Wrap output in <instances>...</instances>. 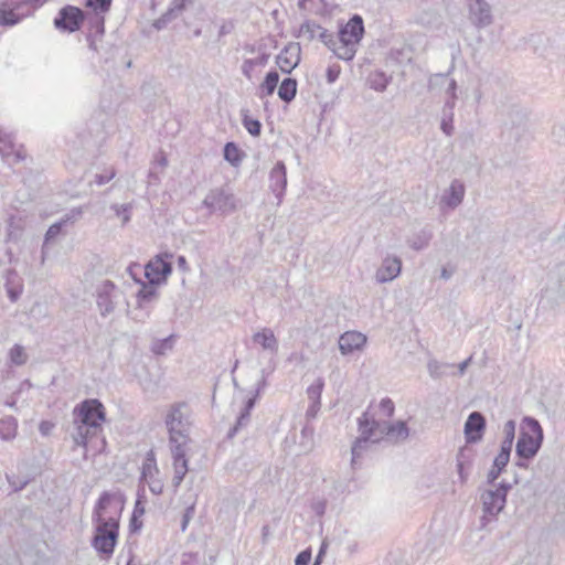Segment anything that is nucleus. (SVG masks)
Masks as SVG:
<instances>
[{
    "label": "nucleus",
    "instance_id": "1",
    "mask_svg": "<svg viewBox=\"0 0 565 565\" xmlns=\"http://www.w3.org/2000/svg\"><path fill=\"white\" fill-rule=\"evenodd\" d=\"M73 440L76 446L86 447L88 439L102 431V424L106 420L103 403L97 398H88L74 407Z\"/></svg>",
    "mask_w": 565,
    "mask_h": 565
},
{
    "label": "nucleus",
    "instance_id": "2",
    "mask_svg": "<svg viewBox=\"0 0 565 565\" xmlns=\"http://www.w3.org/2000/svg\"><path fill=\"white\" fill-rule=\"evenodd\" d=\"M114 497L113 493L103 492L93 511V521L97 525L92 545L99 554L106 556H110L114 553L119 534V520L114 516L109 519L103 516Z\"/></svg>",
    "mask_w": 565,
    "mask_h": 565
},
{
    "label": "nucleus",
    "instance_id": "3",
    "mask_svg": "<svg viewBox=\"0 0 565 565\" xmlns=\"http://www.w3.org/2000/svg\"><path fill=\"white\" fill-rule=\"evenodd\" d=\"M543 440L544 433L540 422L534 417L524 416L515 445L516 457L534 458L540 451Z\"/></svg>",
    "mask_w": 565,
    "mask_h": 565
},
{
    "label": "nucleus",
    "instance_id": "4",
    "mask_svg": "<svg viewBox=\"0 0 565 565\" xmlns=\"http://www.w3.org/2000/svg\"><path fill=\"white\" fill-rule=\"evenodd\" d=\"M39 6V0H6L0 4V24L13 26L30 15Z\"/></svg>",
    "mask_w": 565,
    "mask_h": 565
},
{
    "label": "nucleus",
    "instance_id": "5",
    "mask_svg": "<svg viewBox=\"0 0 565 565\" xmlns=\"http://www.w3.org/2000/svg\"><path fill=\"white\" fill-rule=\"evenodd\" d=\"M186 408L188 405L184 402L173 403L169 406L164 416L169 441H177L180 437L185 438L189 435V420L184 413Z\"/></svg>",
    "mask_w": 565,
    "mask_h": 565
},
{
    "label": "nucleus",
    "instance_id": "6",
    "mask_svg": "<svg viewBox=\"0 0 565 565\" xmlns=\"http://www.w3.org/2000/svg\"><path fill=\"white\" fill-rule=\"evenodd\" d=\"M237 200L228 186L214 188L209 191L203 200V205L210 213L231 214L237 207Z\"/></svg>",
    "mask_w": 565,
    "mask_h": 565
},
{
    "label": "nucleus",
    "instance_id": "7",
    "mask_svg": "<svg viewBox=\"0 0 565 565\" xmlns=\"http://www.w3.org/2000/svg\"><path fill=\"white\" fill-rule=\"evenodd\" d=\"M189 441V435L185 438L178 439L177 441H169L171 454L173 458V470L174 475L172 478V484L177 489L182 483L185 475L189 471L188 459H186V444Z\"/></svg>",
    "mask_w": 565,
    "mask_h": 565
},
{
    "label": "nucleus",
    "instance_id": "8",
    "mask_svg": "<svg viewBox=\"0 0 565 565\" xmlns=\"http://www.w3.org/2000/svg\"><path fill=\"white\" fill-rule=\"evenodd\" d=\"M480 500L482 503L483 512L482 516L480 518V526L483 529L489 524V522L499 515V513L504 509L507 501L492 489L484 490L480 494Z\"/></svg>",
    "mask_w": 565,
    "mask_h": 565
},
{
    "label": "nucleus",
    "instance_id": "9",
    "mask_svg": "<svg viewBox=\"0 0 565 565\" xmlns=\"http://www.w3.org/2000/svg\"><path fill=\"white\" fill-rule=\"evenodd\" d=\"M84 21V12L73 6L63 7L54 18V26L63 32H75L79 30Z\"/></svg>",
    "mask_w": 565,
    "mask_h": 565
},
{
    "label": "nucleus",
    "instance_id": "10",
    "mask_svg": "<svg viewBox=\"0 0 565 565\" xmlns=\"http://www.w3.org/2000/svg\"><path fill=\"white\" fill-rule=\"evenodd\" d=\"M468 19L477 29L488 28L493 23L491 6L486 0H468Z\"/></svg>",
    "mask_w": 565,
    "mask_h": 565
},
{
    "label": "nucleus",
    "instance_id": "11",
    "mask_svg": "<svg viewBox=\"0 0 565 565\" xmlns=\"http://www.w3.org/2000/svg\"><path fill=\"white\" fill-rule=\"evenodd\" d=\"M360 436L372 443H379L384 437L385 420L375 419L366 409L358 418Z\"/></svg>",
    "mask_w": 565,
    "mask_h": 565
},
{
    "label": "nucleus",
    "instance_id": "12",
    "mask_svg": "<svg viewBox=\"0 0 565 565\" xmlns=\"http://www.w3.org/2000/svg\"><path fill=\"white\" fill-rule=\"evenodd\" d=\"M120 292L116 285L110 280H105L97 289V306L103 317L108 316L115 310L117 298Z\"/></svg>",
    "mask_w": 565,
    "mask_h": 565
},
{
    "label": "nucleus",
    "instance_id": "13",
    "mask_svg": "<svg viewBox=\"0 0 565 565\" xmlns=\"http://www.w3.org/2000/svg\"><path fill=\"white\" fill-rule=\"evenodd\" d=\"M172 273V264L161 255L156 256L143 267V275L148 281L161 285L167 281L168 276Z\"/></svg>",
    "mask_w": 565,
    "mask_h": 565
},
{
    "label": "nucleus",
    "instance_id": "14",
    "mask_svg": "<svg viewBox=\"0 0 565 565\" xmlns=\"http://www.w3.org/2000/svg\"><path fill=\"white\" fill-rule=\"evenodd\" d=\"M301 61V46L298 42H289L276 56V64L285 74H290Z\"/></svg>",
    "mask_w": 565,
    "mask_h": 565
},
{
    "label": "nucleus",
    "instance_id": "15",
    "mask_svg": "<svg viewBox=\"0 0 565 565\" xmlns=\"http://www.w3.org/2000/svg\"><path fill=\"white\" fill-rule=\"evenodd\" d=\"M487 422L483 414L472 412L466 419L463 434L467 444H476L482 440Z\"/></svg>",
    "mask_w": 565,
    "mask_h": 565
},
{
    "label": "nucleus",
    "instance_id": "16",
    "mask_svg": "<svg viewBox=\"0 0 565 565\" xmlns=\"http://www.w3.org/2000/svg\"><path fill=\"white\" fill-rule=\"evenodd\" d=\"M364 34L363 19L359 14H354L345 25L341 26L337 39L351 43L356 47Z\"/></svg>",
    "mask_w": 565,
    "mask_h": 565
},
{
    "label": "nucleus",
    "instance_id": "17",
    "mask_svg": "<svg viewBox=\"0 0 565 565\" xmlns=\"http://www.w3.org/2000/svg\"><path fill=\"white\" fill-rule=\"evenodd\" d=\"M287 188V169L282 161H277L269 172V189L277 198V204L282 201Z\"/></svg>",
    "mask_w": 565,
    "mask_h": 565
},
{
    "label": "nucleus",
    "instance_id": "18",
    "mask_svg": "<svg viewBox=\"0 0 565 565\" xmlns=\"http://www.w3.org/2000/svg\"><path fill=\"white\" fill-rule=\"evenodd\" d=\"M402 268V262L398 257H385L382 262V265L379 267L375 274V279L379 284L388 282L395 279Z\"/></svg>",
    "mask_w": 565,
    "mask_h": 565
},
{
    "label": "nucleus",
    "instance_id": "19",
    "mask_svg": "<svg viewBox=\"0 0 565 565\" xmlns=\"http://www.w3.org/2000/svg\"><path fill=\"white\" fill-rule=\"evenodd\" d=\"M366 343V337L358 331L344 332L339 338V350L343 355L361 350Z\"/></svg>",
    "mask_w": 565,
    "mask_h": 565
},
{
    "label": "nucleus",
    "instance_id": "20",
    "mask_svg": "<svg viewBox=\"0 0 565 565\" xmlns=\"http://www.w3.org/2000/svg\"><path fill=\"white\" fill-rule=\"evenodd\" d=\"M465 193V184L461 181L455 179L441 195L440 203L449 209H456L463 201Z\"/></svg>",
    "mask_w": 565,
    "mask_h": 565
},
{
    "label": "nucleus",
    "instance_id": "21",
    "mask_svg": "<svg viewBox=\"0 0 565 565\" xmlns=\"http://www.w3.org/2000/svg\"><path fill=\"white\" fill-rule=\"evenodd\" d=\"M82 213V207L73 209L70 214H66L63 218L53 223L45 233L44 244L55 239L62 233L63 227L67 223L74 222V220L81 217Z\"/></svg>",
    "mask_w": 565,
    "mask_h": 565
},
{
    "label": "nucleus",
    "instance_id": "22",
    "mask_svg": "<svg viewBox=\"0 0 565 565\" xmlns=\"http://www.w3.org/2000/svg\"><path fill=\"white\" fill-rule=\"evenodd\" d=\"M4 287L10 301H18L23 291V280L14 269L7 271Z\"/></svg>",
    "mask_w": 565,
    "mask_h": 565
},
{
    "label": "nucleus",
    "instance_id": "23",
    "mask_svg": "<svg viewBox=\"0 0 565 565\" xmlns=\"http://www.w3.org/2000/svg\"><path fill=\"white\" fill-rule=\"evenodd\" d=\"M253 341L259 344L264 350L271 353H277L278 351V340L276 339L274 331L269 328H264L263 330L254 333Z\"/></svg>",
    "mask_w": 565,
    "mask_h": 565
},
{
    "label": "nucleus",
    "instance_id": "24",
    "mask_svg": "<svg viewBox=\"0 0 565 565\" xmlns=\"http://www.w3.org/2000/svg\"><path fill=\"white\" fill-rule=\"evenodd\" d=\"M141 288L137 292V303L138 308L141 310L147 308L149 302L154 301L158 298V284H152L151 281L141 282Z\"/></svg>",
    "mask_w": 565,
    "mask_h": 565
},
{
    "label": "nucleus",
    "instance_id": "25",
    "mask_svg": "<svg viewBox=\"0 0 565 565\" xmlns=\"http://www.w3.org/2000/svg\"><path fill=\"white\" fill-rule=\"evenodd\" d=\"M0 153L3 158L14 157L13 161L19 162L24 159L21 150H14V143L11 136L0 130Z\"/></svg>",
    "mask_w": 565,
    "mask_h": 565
},
{
    "label": "nucleus",
    "instance_id": "26",
    "mask_svg": "<svg viewBox=\"0 0 565 565\" xmlns=\"http://www.w3.org/2000/svg\"><path fill=\"white\" fill-rule=\"evenodd\" d=\"M454 109L455 105L452 100H446L441 109L440 129L446 136L454 134Z\"/></svg>",
    "mask_w": 565,
    "mask_h": 565
},
{
    "label": "nucleus",
    "instance_id": "27",
    "mask_svg": "<svg viewBox=\"0 0 565 565\" xmlns=\"http://www.w3.org/2000/svg\"><path fill=\"white\" fill-rule=\"evenodd\" d=\"M384 436H387L390 439H394L395 441L405 440L409 435V429L405 422L398 420L395 424H388L385 420Z\"/></svg>",
    "mask_w": 565,
    "mask_h": 565
},
{
    "label": "nucleus",
    "instance_id": "28",
    "mask_svg": "<svg viewBox=\"0 0 565 565\" xmlns=\"http://www.w3.org/2000/svg\"><path fill=\"white\" fill-rule=\"evenodd\" d=\"M89 33L87 34V41L89 42V47L92 50H96L95 45V36H102L105 32V19L100 13H95L92 18H89Z\"/></svg>",
    "mask_w": 565,
    "mask_h": 565
},
{
    "label": "nucleus",
    "instance_id": "29",
    "mask_svg": "<svg viewBox=\"0 0 565 565\" xmlns=\"http://www.w3.org/2000/svg\"><path fill=\"white\" fill-rule=\"evenodd\" d=\"M297 79L292 77H286L281 81L279 87H278V96L279 98L285 102L286 104H289L292 102L297 94Z\"/></svg>",
    "mask_w": 565,
    "mask_h": 565
},
{
    "label": "nucleus",
    "instance_id": "30",
    "mask_svg": "<svg viewBox=\"0 0 565 565\" xmlns=\"http://www.w3.org/2000/svg\"><path fill=\"white\" fill-rule=\"evenodd\" d=\"M223 157L224 160L227 161L231 166L238 167L242 163L245 153L235 142L228 141L224 146Z\"/></svg>",
    "mask_w": 565,
    "mask_h": 565
},
{
    "label": "nucleus",
    "instance_id": "31",
    "mask_svg": "<svg viewBox=\"0 0 565 565\" xmlns=\"http://www.w3.org/2000/svg\"><path fill=\"white\" fill-rule=\"evenodd\" d=\"M330 50L334 53V55L344 61H351L355 56L356 47L351 43H347L344 41H340L335 39L334 46H331Z\"/></svg>",
    "mask_w": 565,
    "mask_h": 565
},
{
    "label": "nucleus",
    "instance_id": "32",
    "mask_svg": "<svg viewBox=\"0 0 565 565\" xmlns=\"http://www.w3.org/2000/svg\"><path fill=\"white\" fill-rule=\"evenodd\" d=\"M270 54L267 52H263L259 56L255 58H247L242 64V73L248 79H252V73L254 67L256 66H266Z\"/></svg>",
    "mask_w": 565,
    "mask_h": 565
},
{
    "label": "nucleus",
    "instance_id": "33",
    "mask_svg": "<svg viewBox=\"0 0 565 565\" xmlns=\"http://www.w3.org/2000/svg\"><path fill=\"white\" fill-rule=\"evenodd\" d=\"M18 420L13 416L0 419V438L11 440L17 436Z\"/></svg>",
    "mask_w": 565,
    "mask_h": 565
},
{
    "label": "nucleus",
    "instance_id": "34",
    "mask_svg": "<svg viewBox=\"0 0 565 565\" xmlns=\"http://www.w3.org/2000/svg\"><path fill=\"white\" fill-rule=\"evenodd\" d=\"M367 82L372 89L376 92H384L391 82V77L384 72L375 71L369 75Z\"/></svg>",
    "mask_w": 565,
    "mask_h": 565
},
{
    "label": "nucleus",
    "instance_id": "35",
    "mask_svg": "<svg viewBox=\"0 0 565 565\" xmlns=\"http://www.w3.org/2000/svg\"><path fill=\"white\" fill-rule=\"evenodd\" d=\"M433 237V233L430 230L424 228L416 233L409 239V246L415 250H422L428 246L430 239Z\"/></svg>",
    "mask_w": 565,
    "mask_h": 565
},
{
    "label": "nucleus",
    "instance_id": "36",
    "mask_svg": "<svg viewBox=\"0 0 565 565\" xmlns=\"http://www.w3.org/2000/svg\"><path fill=\"white\" fill-rule=\"evenodd\" d=\"M278 82H279L278 72L275 70L269 71L266 74L264 82L260 84L259 88L262 90V94L265 96H271L274 94L275 89L277 88Z\"/></svg>",
    "mask_w": 565,
    "mask_h": 565
},
{
    "label": "nucleus",
    "instance_id": "37",
    "mask_svg": "<svg viewBox=\"0 0 565 565\" xmlns=\"http://www.w3.org/2000/svg\"><path fill=\"white\" fill-rule=\"evenodd\" d=\"M369 441L370 440L360 436L353 443L352 448H351V454H352L351 466L353 469H356L358 459L361 458L362 455L364 454V451L367 449Z\"/></svg>",
    "mask_w": 565,
    "mask_h": 565
},
{
    "label": "nucleus",
    "instance_id": "38",
    "mask_svg": "<svg viewBox=\"0 0 565 565\" xmlns=\"http://www.w3.org/2000/svg\"><path fill=\"white\" fill-rule=\"evenodd\" d=\"M452 366V364L441 363L435 359L429 360L427 363L428 373L434 379L443 377L446 374L447 370Z\"/></svg>",
    "mask_w": 565,
    "mask_h": 565
},
{
    "label": "nucleus",
    "instance_id": "39",
    "mask_svg": "<svg viewBox=\"0 0 565 565\" xmlns=\"http://www.w3.org/2000/svg\"><path fill=\"white\" fill-rule=\"evenodd\" d=\"M324 387V380L318 377L308 388L307 396L310 402L321 403V394Z\"/></svg>",
    "mask_w": 565,
    "mask_h": 565
},
{
    "label": "nucleus",
    "instance_id": "40",
    "mask_svg": "<svg viewBox=\"0 0 565 565\" xmlns=\"http://www.w3.org/2000/svg\"><path fill=\"white\" fill-rule=\"evenodd\" d=\"M179 18V14L169 6L168 10L157 20L153 21L152 26L156 30H162L167 28L169 23Z\"/></svg>",
    "mask_w": 565,
    "mask_h": 565
},
{
    "label": "nucleus",
    "instance_id": "41",
    "mask_svg": "<svg viewBox=\"0 0 565 565\" xmlns=\"http://www.w3.org/2000/svg\"><path fill=\"white\" fill-rule=\"evenodd\" d=\"M110 209L115 212L118 217H121L122 225L130 222L132 204H111Z\"/></svg>",
    "mask_w": 565,
    "mask_h": 565
},
{
    "label": "nucleus",
    "instance_id": "42",
    "mask_svg": "<svg viewBox=\"0 0 565 565\" xmlns=\"http://www.w3.org/2000/svg\"><path fill=\"white\" fill-rule=\"evenodd\" d=\"M9 355L11 362L15 365H23L28 360V355L24 351V348L20 344H14L11 348Z\"/></svg>",
    "mask_w": 565,
    "mask_h": 565
},
{
    "label": "nucleus",
    "instance_id": "43",
    "mask_svg": "<svg viewBox=\"0 0 565 565\" xmlns=\"http://www.w3.org/2000/svg\"><path fill=\"white\" fill-rule=\"evenodd\" d=\"M242 124L244 128L253 136L258 137L262 132V122L258 119H254L248 117L247 115L243 116Z\"/></svg>",
    "mask_w": 565,
    "mask_h": 565
},
{
    "label": "nucleus",
    "instance_id": "44",
    "mask_svg": "<svg viewBox=\"0 0 565 565\" xmlns=\"http://www.w3.org/2000/svg\"><path fill=\"white\" fill-rule=\"evenodd\" d=\"M320 29L321 25L317 24L316 22L306 21L301 24L299 33L306 35L307 39L311 41L318 35Z\"/></svg>",
    "mask_w": 565,
    "mask_h": 565
},
{
    "label": "nucleus",
    "instance_id": "45",
    "mask_svg": "<svg viewBox=\"0 0 565 565\" xmlns=\"http://www.w3.org/2000/svg\"><path fill=\"white\" fill-rule=\"evenodd\" d=\"M113 0H86V7L94 10L95 13H106L111 6Z\"/></svg>",
    "mask_w": 565,
    "mask_h": 565
},
{
    "label": "nucleus",
    "instance_id": "46",
    "mask_svg": "<svg viewBox=\"0 0 565 565\" xmlns=\"http://www.w3.org/2000/svg\"><path fill=\"white\" fill-rule=\"evenodd\" d=\"M448 73H438L429 77L428 81V89L435 90L436 88H441L448 82Z\"/></svg>",
    "mask_w": 565,
    "mask_h": 565
},
{
    "label": "nucleus",
    "instance_id": "47",
    "mask_svg": "<svg viewBox=\"0 0 565 565\" xmlns=\"http://www.w3.org/2000/svg\"><path fill=\"white\" fill-rule=\"evenodd\" d=\"M250 419L247 418L246 416L244 415H238L237 419H236V423L233 427L230 428V430L227 431V438L228 439H232L234 438V436L243 428L247 427L248 424H249Z\"/></svg>",
    "mask_w": 565,
    "mask_h": 565
},
{
    "label": "nucleus",
    "instance_id": "48",
    "mask_svg": "<svg viewBox=\"0 0 565 565\" xmlns=\"http://www.w3.org/2000/svg\"><path fill=\"white\" fill-rule=\"evenodd\" d=\"M473 451L472 449L468 448V447H462L459 449L458 454H457V463H463V465H468V466H472V461H473Z\"/></svg>",
    "mask_w": 565,
    "mask_h": 565
},
{
    "label": "nucleus",
    "instance_id": "49",
    "mask_svg": "<svg viewBox=\"0 0 565 565\" xmlns=\"http://www.w3.org/2000/svg\"><path fill=\"white\" fill-rule=\"evenodd\" d=\"M318 39L324 43V45L330 50L331 46H334V41L337 39V35L333 33H330L327 29H321L318 32Z\"/></svg>",
    "mask_w": 565,
    "mask_h": 565
},
{
    "label": "nucleus",
    "instance_id": "50",
    "mask_svg": "<svg viewBox=\"0 0 565 565\" xmlns=\"http://www.w3.org/2000/svg\"><path fill=\"white\" fill-rule=\"evenodd\" d=\"M445 86H446L445 92L448 96V98L446 100H452L454 105L456 106L457 89H458L457 82L454 78L448 77V82L446 83Z\"/></svg>",
    "mask_w": 565,
    "mask_h": 565
},
{
    "label": "nucleus",
    "instance_id": "51",
    "mask_svg": "<svg viewBox=\"0 0 565 565\" xmlns=\"http://www.w3.org/2000/svg\"><path fill=\"white\" fill-rule=\"evenodd\" d=\"M516 423L514 419H509L503 426V440L514 441Z\"/></svg>",
    "mask_w": 565,
    "mask_h": 565
},
{
    "label": "nucleus",
    "instance_id": "52",
    "mask_svg": "<svg viewBox=\"0 0 565 565\" xmlns=\"http://www.w3.org/2000/svg\"><path fill=\"white\" fill-rule=\"evenodd\" d=\"M196 0H172L170 7H172L180 17L188 7L193 6Z\"/></svg>",
    "mask_w": 565,
    "mask_h": 565
},
{
    "label": "nucleus",
    "instance_id": "53",
    "mask_svg": "<svg viewBox=\"0 0 565 565\" xmlns=\"http://www.w3.org/2000/svg\"><path fill=\"white\" fill-rule=\"evenodd\" d=\"M116 175V171L114 168H110L109 170L105 171L104 173H97L95 174L94 182L97 185H103L109 182L111 179H114Z\"/></svg>",
    "mask_w": 565,
    "mask_h": 565
},
{
    "label": "nucleus",
    "instance_id": "54",
    "mask_svg": "<svg viewBox=\"0 0 565 565\" xmlns=\"http://www.w3.org/2000/svg\"><path fill=\"white\" fill-rule=\"evenodd\" d=\"M194 513H195V505L194 504L189 505L184 510L183 515H182V521H181V531L182 532H184L186 530V527L189 525V522L194 516Z\"/></svg>",
    "mask_w": 565,
    "mask_h": 565
},
{
    "label": "nucleus",
    "instance_id": "55",
    "mask_svg": "<svg viewBox=\"0 0 565 565\" xmlns=\"http://www.w3.org/2000/svg\"><path fill=\"white\" fill-rule=\"evenodd\" d=\"M380 408L385 416L392 417L394 414L395 406L391 398L385 397L381 401Z\"/></svg>",
    "mask_w": 565,
    "mask_h": 565
},
{
    "label": "nucleus",
    "instance_id": "56",
    "mask_svg": "<svg viewBox=\"0 0 565 565\" xmlns=\"http://www.w3.org/2000/svg\"><path fill=\"white\" fill-rule=\"evenodd\" d=\"M141 270V266L136 263L130 264L127 268V273L129 274V276L138 284L143 282L140 278Z\"/></svg>",
    "mask_w": 565,
    "mask_h": 565
},
{
    "label": "nucleus",
    "instance_id": "57",
    "mask_svg": "<svg viewBox=\"0 0 565 565\" xmlns=\"http://www.w3.org/2000/svg\"><path fill=\"white\" fill-rule=\"evenodd\" d=\"M311 561V550L307 548L301 551L295 559V565H309Z\"/></svg>",
    "mask_w": 565,
    "mask_h": 565
},
{
    "label": "nucleus",
    "instance_id": "58",
    "mask_svg": "<svg viewBox=\"0 0 565 565\" xmlns=\"http://www.w3.org/2000/svg\"><path fill=\"white\" fill-rule=\"evenodd\" d=\"M341 73V67L337 64L331 65L327 68V81L329 84L334 83Z\"/></svg>",
    "mask_w": 565,
    "mask_h": 565
},
{
    "label": "nucleus",
    "instance_id": "59",
    "mask_svg": "<svg viewBox=\"0 0 565 565\" xmlns=\"http://www.w3.org/2000/svg\"><path fill=\"white\" fill-rule=\"evenodd\" d=\"M471 467L472 466H468V465H463V463H457V472H458L459 480H460L461 483H466L467 482V480L469 478V475H470Z\"/></svg>",
    "mask_w": 565,
    "mask_h": 565
},
{
    "label": "nucleus",
    "instance_id": "60",
    "mask_svg": "<svg viewBox=\"0 0 565 565\" xmlns=\"http://www.w3.org/2000/svg\"><path fill=\"white\" fill-rule=\"evenodd\" d=\"M510 461V456H507V455H502L501 452H499L494 460H493V465L495 466V468H499V469H505V467L508 466Z\"/></svg>",
    "mask_w": 565,
    "mask_h": 565
},
{
    "label": "nucleus",
    "instance_id": "61",
    "mask_svg": "<svg viewBox=\"0 0 565 565\" xmlns=\"http://www.w3.org/2000/svg\"><path fill=\"white\" fill-rule=\"evenodd\" d=\"M503 471H504L503 469L495 468V466L492 463V466L487 475V482L489 484H493Z\"/></svg>",
    "mask_w": 565,
    "mask_h": 565
},
{
    "label": "nucleus",
    "instance_id": "62",
    "mask_svg": "<svg viewBox=\"0 0 565 565\" xmlns=\"http://www.w3.org/2000/svg\"><path fill=\"white\" fill-rule=\"evenodd\" d=\"M512 489V484L507 481H501L495 489H492L494 492L499 493L507 500V495L509 491Z\"/></svg>",
    "mask_w": 565,
    "mask_h": 565
},
{
    "label": "nucleus",
    "instance_id": "63",
    "mask_svg": "<svg viewBox=\"0 0 565 565\" xmlns=\"http://www.w3.org/2000/svg\"><path fill=\"white\" fill-rule=\"evenodd\" d=\"M311 508L317 515L322 516L327 509V502L324 500H317L312 502Z\"/></svg>",
    "mask_w": 565,
    "mask_h": 565
},
{
    "label": "nucleus",
    "instance_id": "64",
    "mask_svg": "<svg viewBox=\"0 0 565 565\" xmlns=\"http://www.w3.org/2000/svg\"><path fill=\"white\" fill-rule=\"evenodd\" d=\"M54 424L49 420H42L39 425V430L42 436H49L54 428Z\"/></svg>",
    "mask_w": 565,
    "mask_h": 565
}]
</instances>
